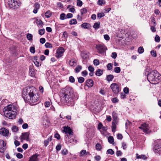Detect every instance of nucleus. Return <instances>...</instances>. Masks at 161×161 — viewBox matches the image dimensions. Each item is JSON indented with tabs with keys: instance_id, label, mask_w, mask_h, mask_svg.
Listing matches in <instances>:
<instances>
[{
	"instance_id": "nucleus-20",
	"label": "nucleus",
	"mask_w": 161,
	"mask_h": 161,
	"mask_svg": "<svg viewBox=\"0 0 161 161\" xmlns=\"http://www.w3.org/2000/svg\"><path fill=\"white\" fill-rule=\"evenodd\" d=\"M117 124V122H112V130L113 132H114L115 131V129L116 128V124Z\"/></svg>"
},
{
	"instance_id": "nucleus-6",
	"label": "nucleus",
	"mask_w": 161,
	"mask_h": 161,
	"mask_svg": "<svg viewBox=\"0 0 161 161\" xmlns=\"http://www.w3.org/2000/svg\"><path fill=\"white\" fill-rule=\"evenodd\" d=\"M8 3L10 8L14 9L18 8L20 5L19 0H8Z\"/></svg>"
},
{
	"instance_id": "nucleus-24",
	"label": "nucleus",
	"mask_w": 161,
	"mask_h": 161,
	"mask_svg": "<svg viewBox=\"0 0 161 161\" xmlns=\"http://www.w3.org/2000/svg\"><path fill=\"white\" fill-rule=\"evenodd\" d=\"M114 78V76L112 75H109L107 76V80L108 81H111Z\"/></svg>"
},
{
	"instance_id": "nucleus-43",
	"label": "nucleus",
	"mask_w": 161,
	"mask_h": 161,
	"mask_svg": "<svg viewBox=\"0 0 161 161\" xmlns=\"http://www.w3.org/2000/svg\"><path fill=\"white\" fill-rule=\"evenodd\" d=\"M96 148L97 150L100 151L101 149V146L100 144L97 143L96 145Z\"/></svg>"
},
{
	"instance_id": "nucleus-50",
	"label": "nucleus",
	"mask_w": 161,
	"mask_h": 161,
	"mask_svg": "<svg viewBox=\"0 0 161 161\" xmlns=\"http://www.w3.org/2000/svg\"><path fill=\"white\" fill-rule=\"evenodd\" d=\"M30 51L32 53H34L35 52V49L34 47H32L30 48Z\"/></svg>"
},
{
	"instance_id": "nucleus-16",
	"label": "nucleus",
	"mask_w": 161,
	"mask_h": 161,
	"mask_svg": "<svg viewBox=\"0 0 161 161\" xmlns=\"http://www.w3.org/2000/svg\"><path fill=\"white\" fill-rule=\"evenodd\" d=\"M67 139H65V140L67 141L68 142L70 143L73 144L74 142L76 143L77 142V141L75 139V138H70L69 136H68Z\"/></svg>"
},
{
	"instance_id": "nucleus-17",
	"label": "nucleus",
	"mask_w": 161,
	"mask_h": 161,
	"mask_svg": "<svg viewBox=\"0 0 161 161\" xmlns=\"http://www.w3.org/2000/svg\"><path fill=\"white\" fill-rule=\"evenodd\" d=\"M40 5L38 3H36L34 4V9L33 10V12L34 14H36L38 10L40 8Z\"/></svg>"
},
{
	"instance_id": "nucleus-44",
	"label": "nucleus",
	"mask_w": 161,
	"mask_h": 161,
	"mask_svg": "<svg viewBox=\"0 0 161 161\" xmlns=\"http://www.w3.org/2000/svg\"><path fill=\"white\" fill-rule=\"evenodd\" d=\"M45 29H40L39 31V34L41 35H43L45 33Z\"/></svg>"
},
{
	"instance_id": "nucleus-1",
	"label": "nucleus",
	"mask_w": 161,
	"mask_h": 161,
	"mask_svg": "<svg viewBox=\"0 0 161 161\" xmlns=\"http://www.w3.org/2000/svg\"><path fill=\"white\" fill-rule=\"evenodd\" d=\"M36 89L32 86L25 88L23 92L24 99L30 103L37 102L39 100V97L36 94Z\"/></svg>"
},
{
	"instance_id": "nucleus-8",
	"label": "nucleus",
	"mask_w": 161,
	"mask_h": 161,
	"mask_svg": "<svg viewBox=\"0 0 161 161\" xmlns=\"http://www.w3.org/2000/svg\"><path fill=\"white\" fill-rule=\"evenodd\" d=\"M110 87L113 92L115 94H118L120 91L119 86L116 83L112 84Z\"/></svg>"
},
{
	"instance_id": "nucleus-62",
	"label": "nucleus",
	"mask_w": 161,
	"mask_h": 161,
	"mask_svg": "<svg viewBox=\"0 0 161 161\" xmlns=\"http://www.w3.org/2000/svg\"><path fill=\"white\" fill-rule=\"evenodd\" d=\"M112 101L113 103H115L118 102V99L117 98L115 97V98H114L112 99Z\"/></svg>"
},
{
	"instance_id": "nucleus-2",
	"label": "nucleus",
	"mask_w": 161,
	"mask_h": 161,
	"mask_svg": "<svg viewBox=\"0 0 161 161\" xmlns=\"http://www.w3.org/2000/svg\"><path fill=\"white\" fill-rule=\"evenodd\" d=\"M63 94L62 100L64 103L69 106L74 105L73 98L74 95L72 89L69 86H66L62 90Z\"/></svg>"
},
{
	"instance_id": "nucleus-41",
	"label": "nucleus",
	"mask_w": 161,
	"mask_h": 161,
	"mask_svg": "<svg viewBox=\"0 0 161 161\" xmlns=\"http://www.w3.org/2000/svg\"><path fill=\"white\" fill-rule=\"evenodd\" d=\"M84 81V79L82 77H79L78 78V82L80 83H82Z\"/></svg>"
},
{
	"instance_id": "nucleus-36",
	"label": "nucleus",
	"mask_w": 161,
	"mask_h": 161,
	"mask_svg": "<svg viewBox=\"0 0 161 161\" xmlns=\"http://www.w3.org/2000/svg\"><path fill=\"white\" fill-rule=\"evenodd\" d=\"M138 51L139 53H142L144 51V48L143 47H139Z\"/></svg>"
},
{
	"instance_id": "nucleus-29",
	"label": "nucleus",
	"mask_w": 161,
	"mask_h": 161,
	"mask_svg": "<svg viewBox=\"0 0 161 161\" xmlns=\"http://www.w3.org/2000/svg\"><path fill=\"white\" fill-rule=\"evenodd\" d=\"M77 23V21L75 19H71L69 21V24L71 25H75Z\"/></svg>"
},
{
	"instance_id": "nucleus-57",
	"label": "nucleus",
	"mask_w": 161,
	"mask_h": 161,
	"mask_svg": "<svg viewBox=\"0 0 161 161\" xmlns=\"http://www.w3.org/2000/svg\"><path fill=\"white\" fill-rule=\"evenodd\" d=\"M104 38L106 40L108 41L110 39V37L107 34L105 35L104 36Z\"/></svg>"
},
{
	"instance_id": "nucleus-32",
	"label": "nucleus",
	"mask_w": 161,
	"mask_h": 161,
	"mask_svg": "<svg viewBox=\"0 0 161 161\" xmlns=\"http://www.w3.org/2000/svg\"><path fill=\"white\" fill-rule=\"evenodd\" d=\"M107 154L113 155L114 154V152L112 149H110L107 150Z\"/></svg>"
},
{
	"instance_id": "nucleus-51",
	"label": "nucleus",
	"mask_w": 161,
	"mask_h": 161,
	"mask_svg": "<svg viewBox=\"0 0 161 161\" xmlns=\"http://www.w3.org/2000/svg\"><path fill=\"white\" fill-rule=\"evenodd\" d=\"M77 4L78 6H81L82 5V2L80 0H77Z\"/></svg>"
},
{
	"instance_id": "nucleus-60",
	"label": "nucleus",
	"mask_w": 161,
	"mask_h": 161,
	"mask_svg": "<svg viewBox=\"0 0 161 161\" xmlns=\"http://www.w3.org/2000/svg\"><path fill=\"white\" fill-rule=\"evenodd\" d=\"M46 41V40L45 38H41L40 40V42L42 44H44Z\"/></svg>"
},
{
	"instance_id": "nucleus-28",
	"label": "nucleus",
	"mask_w": 161,
	"mask_h": 161,
	"mask_svg": "<svg viewBox=\"0 0 161 161\" xmlns=\"http://www.w3.org/2000/svg\"><path fill=\"white\" fill-rule=\"evenodd\" d=\"M36 24L38 26H42L43 24V22L41 20L37 19Z\"/></svg>"
},
{
	"instance_id": "nucleus-13",
	"label": "nucleus",
	"mask_w": 161,
	"mask_h": 161,
	"mask_svg": "<svg viewBox=\"0 0 161 161\" xmlns=\"http://www.w3.org/2000/svg\"><path fill=\"white\" fill-rule=\"evenodd\" d=\"M29 135L30 133L29 132L24 133L21 136V140H25L27 141H29Z\"/></svg>"
},
{
	"instance_id": "nucleus-33",
	"label": "nucleus",
	"mask_w": 161,
	"mask_h": 161,
	"mask_svg": "<svg viewBox=\"0 0 161 161\" xmlns=\"http://www.w3.org/2000/svg\"><path fill=\"white\" fill-rule=\"evenodd\" d=\"M45 46L46 48H52L53 47L52 45L49 42H46L45 44Z\"/></svg>"
},
{
	"instance_id": "nucleus-3",
	"label": "nucleus",
	"mask_w": 161,
	"mask_h": 161,
	"mask_svg": "<svg viewBox=\"0 0 161 161\" xmlns=\"http://www.w3.org/2000/svg\"><path fill=\"white\" fill-rule=\"evenodd\" d=\"M17 107L14 105H9L5 107L3 112L5 116L10 119H13L16 114Z\"/></svg>"
},
{
	"instance_id": "nucleus-47",
	"label": "nucleus",
	"mask_w": 161,
	"mask_h": 161,
	"mask_svg": "<svg viewBox=\"0 0 161 161\" xmlns=\"http://www.w3.org/2000/svg\"><path fill=\"white\" fill-rule=\"evenodd\" d=\"M69 81L70 82L72 83L74 82L75 80L74 77L72 76H70L69 78Z\"/></svg>"
},
{
	"instance_id": "nucleus-45",
	"label": "nucleus",
	"mask_w": 161,
	"mask_h": 161,
	"mask_svg": "<svg viewBox=\"0 0 161 161\" xmlns=\"http://www.w3.org/2000/svg\"><path fill=\"white\" fill-rule=\"evenodd\" d=\"M104 16V14L103 13H98L97 14V18H98L99 19L103 17Z\"/></svg>"
},
{
	"instance_id": "nucleus-30",
	"label": "nucleus",
	"mask_w": 161,
	"mask_h": 161,
	"mask_svg": "<svg viewBox=\"0 0 161 161\" xmlns=\"http://www.w3.org/2000/svg\"><path fill=\"white\" fill-rule=\"evenodd\" d=\"M66 19V14L63 13L61 14L60 15V19L61 20H64Z\"/></svg>"
},
{
	"instance_id": "nucleus-59",
	"label": "nucleus",
	"mask_w": 161,
	"mask_h": 161,
	"mask_svg": "<svg viewBox=\"0 0 161 161\" xmlns=\"http://www.w3.org/2000/svg\"><path fill=\"white\" fill-rule=\"evenodd\" d=\"M66 18H70L73 17V14L71 13L68 14L66 15Z\"/></svg>"
},
{
	"instance_id": "nucleus-5",
	"label": "nucleus",
	"mask_w": 161,
	"mask_h": 161,
	"mask_svg": "<svg viewBox=\"0 0 161 161\" xmlns=\"http://www.w3.org/2000/svg\"><path fill=\"white\" fill-rule=\"evenodd\" d=\"M95 48L97 52L99 54H103L107 50V47L104 44H98L96 46Z\"/></svg>"
},
{
	"instance_id": "nucleus-61",
	"label": "nucleus",
	"mask_w": 161,
	"mask_h": 161,
	"mask_svg": "<svg viewBox=\"0 0 161 161\" xmlns=\"http://www.w3.org/2000/svg\"><path fill=\"white\" fill-rule=\"evenodd\" d=\"M68 153V151L67 150L64 149L62 150V153L63 155H66Z\"/></svg>"
},
{
	"instance_id": "nucleus-37",
	"label": "nucleus",
	"mask_w": 161,
	"mask_h": 161,
	"mask_svg": "<svg viewBox=\"0 0 161 161\" xmlns=\"http://www.w3.org/2000/svg\"><path fill=\"white\" fill-rule=\"evenodd\" d=\"M114 72L116 73H119L120 72L121 69L119 67H116L114 69Z\"/></svg>"
},
{
	"instance_id": "nucleus-64",
	"label": "nucleus",
	"mask_w": 161,
	"mask_h": 161,
	"mask_svg": "<svg viewBox=\"0 0 161 161\" xmlns=\"http://www.w3.org/2000/svg\"><path fill=\"white\" fill-rule=\"evenodd\" d=\"M14 143L16 146H18L20 144V142L17 140H15L14 141Z\"/></svg>"
},
{
	"instance_id": "nucleus-22",
	"label": "nucleus",
	"mask_w": 161,
	"mask_h": 161,
	"mask_svg": "<svg viewBox=\"0 0 161 161\" xmlns=\"http://www.w3.org/2000/svg\"><path fill=\"white\" fill-rule=\"evenodd\" d=\"M113 119L114 122H117V117L116 113L114 112L112 113Z\"/></svg>"
},
{
	"instance_id": "nucleus-27",
	"label": "nucleus",
	"mask_w": 161,
	"mask_h": 161,
	"mask_svg": "<svg viewBox=\"0 0 161 161\" xmlns=\"http://www.w3.org/2000/svg\"><path fill=\"white\" fill-rule=\"evenodd\" d=\"M81 69H82V66H81L79 65L76 67V68H75V72L76 73H78L80 71V70H81Z\"/></svg>"
},
{
	"instance_id": "nucleus-18",
	"label": "nucleus",
	"mask_w": 161,
	"mask_h": 161,
	"mask_svg": "<svg viewBox=\"0 0 161 161\" xmlns=\"http://www.w3.org/2000/svg\"><path fill=\"white\" fill-rule=\"evenodd\" d=\"M93 84V81L92 80H88L86 81V85L88 87H92Z\"/></svg>"
},
{
	"instance_id": "nucleus-7",
	"label": "nucleus",
	"mask_w": 161,
	"mask_h": 161,
	"mask_svg": "<svg viewBox=\"0 0 161 161\" xmlns=\"http://www.w3.org/2000/svg\"><path fill=\"white\" fill-rule=\"evenodd\" d=\"M64 130H63V132H65L66 135L65 136V139H67L68 136H69L70 138H71L73 135V132L72 130L69 126H64L63 127Z\"/></svg>"
},
{
	"instance_id": "nucleus-23",
	"label": "nucleus",
	"mask_w": 161,
	"mask_h": 161,
	"mask_svg": "<svg viewBox=\"0 0 161 161\" xmlns=\"http://www.w3.org/2000/svg\"><path fill=\"white\" fill-rule=\"evenodd\" d=\"M103 74V70L101 69H98L97 70L95 74L96 75L98 76H100L102 75Z\"/></svg>"
},
{
	"instance_id": "nucleus-26",
	"label": "nucleus",
	"mask_w": 161,
	"mask_h": 161,
	"mask_svg": "<svg viewBox=\"0 0 161 161\" xmlns=\"http://www.w3.org/2000/svg\"><path fill=\"white\" fill-rule=\"evenodd\" d=\"M76 61L75 59H72L69 61V64L71 66H73L76 63Z\"/></svg>"
},
{
	"instance_id": "nucleus-38",
	"label": "nucleus",
	"mask_w": 161,
	"mask_h": 161,
	"mask_svg": "<svg viewBox=\"0 0 161 161\" xmlns=\"http://www.w3.org/2000/svg\"><path fill=\"white\" fill-rule=\"evenodd\" d=\"M12 130L13 132H16L18 130V128L16 126H13L12 128Z\"/></svg>"
},
{
	"instance_id": "nucleus-15",
	"label": "nucleus",
	"mask_w": 161,
	"mask_h": 161,
	"mask_svg": "<svg viewBox=\"0 0 161 161\" xmlns=\"http://www.w3.org/2000/svg\"><path fill=\"white\" fill-rule=\"evenodd\" d=\"M153 150L156 153H161V147L157 145H155L153 148Z\"/></svg>"
},
{
	"instance_id": "nucleus-19",
	"label": "nucleus",
	"mask_w": 161,
	"mask_h": 161,
	"mask_svg": "<svg viewBox=\"0 0 161 161\" xmlns=\"http://www.w3.org/2000/svg\"><path fill=\"white\" fill-rule=\"evenodd\" d=\"M89 154L90 153L89 152H86L85 150H83L80 151V157H81L84 155H86Z\"/></svg>"
},
{
	"instance_id": "nucleus-35",
	"label": "nucleus",
	"mask_w": 161,
	"mask_h": 161,
	"mask_svg": "<svg viewBox=\"0 0 161 161\" xmlns=\"http://www.w3.org/2000/svg\"><path fill=\"white\" fill-rule=\"evenodd\" d=\"M100 26V23L99 22L95 23H94L93 27L95 29H97L99 28Z\"/></svg>"
},
{
	"instance_id": "nucleus-21",
	"label": "nucleus",
	"mask_w": 161,
	"mask_h": 161,
	"mask_svg": "<svg viewBox=\"0 0 161 161\" xmlns=\"http://www.w3.org/2000/svg\"><path fill=\"white\" fill-rule=\"evenodd\" d=\"M81 26L83 28L88 29L90 27V24L87 23H84L81 25Z\"/></svg>"
},
{
	"instance_id": "nucleus-42",
	"label": "nucleus",
	"mask_w": 161,
	"mask_h": 161,
	"mask_svg": "<svg viewBox=\"0 0 161 161\" xmlns=\"http://www.w3.org/2000/svg\"><path fill=\"white\" fill-rule=\"evenodd\" d=\"M51 103L49 101H47L44 103V105L46 108L49 107Z\"/></svg>"
},
{
	"instance_id": "nucleus-14",
	"label": "nucleus",
	"mask_w": 161,
	"mask_h": 161,
	"mask_svg": "<svg viewBox=\"0 0 161 161\" xmlns=\"http://www.w3.org/2000/svg\"><path fill=\"white\" fill-rule=\"evenodd\" d=\"M39 156V154L36 153L33 155L30 158L28 161H39L38 158Z\"/></svg>"
},
{
	"instance_id": "nucleus-25",
	"label": "nucleus",
	"mask_w": 161,
	"mask_h": 161,
	"mask_svg": "<svg viewBox=\"0 0 161 161\" xmlns=\"http://www.w3.org/2000/svg\"><path fill=\"white\" fill-rule=\"evenodd\" d=\"M45 15L46 18H48L51 16L52 13L50 10H48L45 13Z\"/></svg>"
},
{
	"instance_id": "nucleus-11",
	"label": "nucleus",
	"mask_w": 161,
	"mask_h": 161,
	"mask_svg": "<svg viewBox=\"0 0 161 161\" xmlns=\"http://www.w3.org/2000/svg\"><path fill=\"white\" fill-rule=\"evenodd\" d=\"M64 52V50L63 47H59L57 50L56 57L57 58L61 57L63 56Z\"/></svg>"
},
{
	"instance_id": "nucleus-56",
	"label": "nucleus",
	"mask_w": 161,
	"mask_h": 161,
	"mask_svg": "<svg viewBox=\"0 0 161 161\" xmlns=\"http://www.w3.org/2000/svg\"><path fill=\"white\" fill-rule=\"evenodd\" d=\"M34 64L37 67H39L40 66L41 64L38 61H36L34 62Z\"/></svg>"
},
{
	"instance_id": "nucleus-40",
	"label": "nucleus",
	"mask_w": 161,
	"mask_h": 161,
	"mask_svg": "<svg viewBox=\"0 0 161 161\" xmlns=\"http://www.w3.org/2000/svg\"><path fill=\"white\" fill-rule=\"evenodd\" d=\"M107 68L108 70H110L112 69L113 64L112 63L108 64L107 66Z\"/></svg>"
},
{
	"instance_id": "nucleus-48",
	"label": "nucleus",
	"mask_w": 161,
	"mask_h": 161,
	"mask_svg": "<svg viewBox=\"0 0 161 161\" xmlns=\"http://www.w3.org/2000/svg\"><path fill=\"white\" fill-rule=\"evenodd\" d=\"M104 2V0H98L97 1V3L98 4L100 5L103 4Z\"/></svg>"
},
{
	"instance_id": "nucleus-46",
	"label": "nucleus",
	"mask_w": 161,
	"mask_h": 161,
	"mask_svg": "<svg viewBox=\"0 0 161 161\" xmlns=\"http://www.w3.org/2000/svg\"><path fill=\"white\" fill-rule=\"evenodd\" d=\"M93 62L94 65L96 66L98 65L99 64V60L97 59H94Z\"/></svg>"
},
{
	"instance_id": "nucleus-31",
	"label": "nucleus",
	"mask_w": 161,
	"mask_h": 161,
	"mask_svg": "<svg viewBox=\"0 0 161 161\" xmlns=\"http://www.w3.org/2000/svg\"><path fill=\"white\" fill-rule=\"evenodd\" d=\"M108 142L111 144L112 143L114 142V139L112 136H109L108 138Z\"/></svg>"
},
{
	"instance_id": "nucleus-49",
	"label": "nucleus",
	"mask_w": 161,
	"mask_h": 161,
	"mask_svg": "<svg viewBox=\"0 0 161 161\" xmlns=\"http://www.w3.org/2000/svg\"><path fill=\"white\" fill-rule=\"evenodd\" d=\"M88 69L91 72H93L94 70V68L92 66H89L88 68Z\"/></svg>"
},
{
	"instance_id": "nucleus-4",
	"label": "nucleus",
	"mask_w": 161,
	"mask_h": 161,
	"mask_svg": "<svg viewBox=\"0 0 161 161\" xmlns=\"http://www.w3.org/2000/svg\"><path fill=\"white\" fill-rule=\"evenodd\" d=\"M148 81L152 84H157L161 80V75L156 70L151 72L147 76Z\"/></svg>"
},
{
	"instance_id": "nucleus-63",
	"label": "nucleus",
	"mask_w": 161,
	"mask_h": 161,
	"mask_svg": "<svg viewBox=\"0 0 161 161\" xmlns=\"http://www.w3.org/2000/svg\"><path fill=\"white\" fill-rule=\"evenodd\" d=\"M117 138L121 140L123 138V136L122 134H118L117 135Z\"/></svg>"
},
{
	"instance_id": "nucleus-10",
	"label": "nucleus",
	"mask_w": 161,
	"mask_h": 161,
	"mask_svg": "<svg viewBox=\"0 0 161 161\" xmlns=\"http://www.w3.org/2000/svg\"><path fill=\"white\" fill-rule=\"evenodd\" d=\"M6 143L2 140H0V152L4 153L6 149Z\"/></svg>"
},
{
	"instance_id": "nucleus-58",
	"label": "nucleus",
	"mask_w": 161,
	"mask_h": 161,
	"mask_svg": "<svg viewBox=\"0 0 161 161\" xmlns=\"http://www.w3.org/2000/svg\"><path fill=\"white\" fill-rule=\"evenodd\" d=\"M17 157L19 158H23V155L20 153H18L16 155Z\"/></svg>"
},
{
	"instance_id": "nucleus-34",
	"label": "nucleus",
	"mask_w": 161,
	"mask_h": 161,
	"mask_svg": "<svg viewBox=\"0 0 161 161\" xmlns=\"http://www.w3.org/2000/svg\"><path fill=\"white\" fill-rule=\"evenodd\" d=\"M32 35L31 34L28 33L27 36V39L30 41L32 40Z\"/></svg>"
},
{
	"instance_id": "nucleus-9",
	"label": "nucleus",
	"mask_w": 161,
	"mask_h": 161,
	"mask_svg": "<svg viewBox=\"0 0 161 161\" xmlns=\"http://www.w3.org/2000/svg\"><path fill=\"white\" fill-rule=\"evenodd\" d=\"M139 128L142 130L144 132L146 133H148L150 131L148 125L146 123L141 124V126L139 127Z\"/></svg>"
},
{
	"instance_id": "nucleus-52",
	"label": "nucleus",
	"mask_w": 161,
	"mask_h": 161,
	"mask_svg": "<svg viewBox=\"0 0 161 161\" xmlns=\"http://www.w3.org/2000/svg\"><path fill=\"white\" fill-rule=\"evenodd\" d=\"M117 54L116 53L113 52L112 53L111 57L114 59H115L117 57Z\"/></svg>"
},
{
	"instance_id": "nucleus-12",
	"label": "nucleus",
	"mask_w": 161,
	"mask_h": 161,
	"mask_svg": "<svg viewBox=\"0 0 161 161\" xmlns=\"http://www.w3.org/2000/svg\"><path fill=\"white\" fill-rule=\"evenodd\" d=\"M0 134L4 136H8L9 134V131L4 128H2L0 129Z\"/></svg>"
},
{
	"instance_id": "nucleus-54",
	"label": "nucleus",
	"mask_w": 161,
	"mask_h": 161,
	"mask_svg": "<svg viewBox=\"0 0 161 161\" xmlns=\"http://www.w3.org/2000/svg\"><path fill=\"white\" fill-rule=\"evenodd\" d=\"M151 53L153 57H156L157 56L156 53L155 51L153 50L151 52Z\"/></svg>"
},
{
	"instance_id": "nucleus-53",
	"label": "nucleus",
	"mask_w": 161,
	"mask_h": 161,
	"mask_svg": "<svg viewBox=\"0 0 161 161\" xmlns=\"http://www.w3.org/2000/svg\"><path fill=\"white\" fill-rule=\"evenodd\" d=\"M155 41L157 42H159L160 40V37L158 35H156L155 38Z\"/></svg>"
},
{
	"instance_id": "nucleus-55",
	"label": "nucleus",
	"mask_w": 161,
	"mask_h": 161,
	"mask_svg": "<svg viewBox=\"0 0 161 161\" xmlns=\"http://www.w3.org/2000/svg\"><path fill=\"white\" fill-rule=\"evenodd\" d=\"M124 92L126 94H127L129 93V89L127 87H125L124 89Z\"/></svg>"
},
{
	"instance_id": "nucleus-39",
	"label": "nucleus",
	"mask_w": 161,
	"mask_h": 161,
	"mask_svg": "<svg viewBox=\"0 0 161 161\" xmlns=\"http://www.w3.org/2000/svg\"><path fill=\"white\" fill-rule=\"evenodd\" d=\"M80 11L81 15H83L84 14H86V13L87 12V10L86 8H84L82 9H81Z\"/></svg>"
}]
</instances>
